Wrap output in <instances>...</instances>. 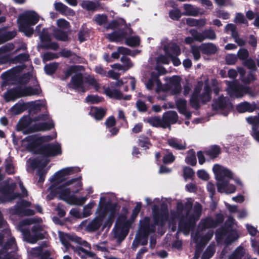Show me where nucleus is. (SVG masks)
<instances>
[{
	"label": "nucleus",
	"instance_id": "obj_1",
	"mask_svg": "<svg viewBox=\"0 0 259 259\" xmlns=\"http://www.w3.org/2000/svg\"><path fill=\"white\" fill-rule=\"evenodd\" d=\"M79 171L78 167H68L63 168L56 172L52 178H51L50 181L54 182L56 181L58 182L56 184L55 182L51 187V193L54 195H58L59 198L61 200L64 201L71 200L70 195L71 190L70 188L67 187L68 186L73 185L72 187L75 188L74 190H72L73 194H76L80 190L82 186L81 182V177L73 178L67 180L63 184H60L63 181V177L73 174L76 171Z\"/></svg>",
	"mask_w": 259,
	"mask_h": 259
},
{
	"label": "nucleus",
	"instance_id": "obj_2",
	"mask_svg": "<svg viewBox=\"0 0 259 259\" xmlns=\"http://www.w3.org/2000/svg\"><path fill=\"white\" fill-rule=\"evenodd\" d=\"M153 220L155 226H163L168 219L169 214L167 205L162 203L160 209L154 204L152 207Z\"/></svg>",
	"mask_w": 259,
	"mask_h": 259
},
{
	"label": "nucleus",
	"instance_id": "obj_3",
	"mask_svg": "<svg viewBox=\"0 0 259 259\" xmlns=\"http://www.w3.org/2000/svg\"><path fill=\"white\" fill-rule=\"evenodd\" d=\"M215 178L218 181L217 186L219 192H221L222 189L227 193V168L219 164H215L212 168Z\"/></svg>",
	"mask_w": 259,
	"mask_h": 259
},
{
	"label": "nucleus",
	"instance_id": "obj_4",
	"mask_svg": "<svg viewBox=\"0 0 259 259\" xmlns=\"http://www.w3.org/2000/svg\"><path fill=\"white\" fill-rule=\"evenodd\" d=\"M42 230V227L39 225H34L32 227V234L29 229H23L22 232L24 239L29 243L34 244L38 240L44 239L45 236L41 232Z\"/></svg>",
	"mask_w": 259,
	"mask_h": 259
},
{
	"label": "nucleus",
	"instance_id": "obj_5",
	"mask_svg": "<svg viewBox=\"0 0 259 259\" xmlns=\"http://www.w3.org/2000/svg\"><path fill=\"white\" fill-rule=\"evenodd\" d=\"M61 145L58 143H46L43 144L39 149L38 153L45 157H55L62 154Z\"/></svg>",
	"mask_w": 259,
	"mask_h": 259
},
{
	"label": "nucleus",
	"instance_id": "obj_6",
	"mask_svg": "<svg viewBox=\"0 0 259 259\" xmlns=\"http://www.w3.org/2000/svg\"><path fill=\"white\" fill-rule=\"evenodd\" d=\"M224 220V217L222 213H217L215 219L211 217H208L202 219L198 227L201 231H203L206 229L215 228L222 224Z\"/></svg>",
	"mask_w": 259,
	"mask_h": 259
},
{
	"label": "nucleus",
	"instance_id": "obj_7",
	"mask_svg": "<svg viewBox=\"0 0 259 259\" xmlns=\"http://www.w3.org/2000/svg\"><path fill=\"white\" fill-rule=\"evenodd\" d=\"M196 222L197 219H195V215H182L179 221L178 229L184 233L188 234L190 231L195 229Z\"/></svg>",
	"mask_w": 259,
	"mask_h": 259
},
{
	"label": "nucleus",
	"instance_id": "obj_8",
	"mask_svg": "<svg viewBox=\"0 0 259 259\" xmlns=\"http://www.w3.org/2000/svg\"><path fill=\"white\" fill-rule=\"evenodd\" d=\"M23 141L28 143L26 147L27 150L34 154H39L38 151L43 145V140L41 138L36 135H29L26 137Z\"/></svg>",
	"mask_w": 259,
	"mask_h": 259
},
{
	"label": "nucleus",
	"instance_id": "obj_9",
	"mask_svg": "<svg viewBox=\"0 0 259 259\" xmlns=\"http://www.w3.org/2000/svg\"><path fill=\"white\" fill-rule=\"evenodd\" d=\"M190 33L194 40L199 42L205 39L214 40L217 37L214 31L211 29H205L202 32H199L196 29H191Z\"/></svg>",
	"mask_w": 259,
	"mask_h": 259
},
{
	"label": "nucleus",
	"instance_id": "obj_10",
	"mask_svg": "<svg viewBox=\"0 0 259 259\" xmlns=\"http://www.w3.org/2000/svg\"><path fill=\"white\" fill-rule=\"evenodd\" d=\"M55 124L52 120L48 122H38L30 126L24 132V134L26 135L35 132L49 131L53 128Z\"/></svg>",
	"mask_w": 259,
	"mask_h": 259
},
{
	"label": "nucleus",
	"instance_id": "obj_11",
	"mask_svg": "<svg viewBox=\"0 0 259 259\" xmlns=\"http://www.w3.org/2000/svg\"><path fill=\"white\" fill-rule=\"evenodd\" d=\"M39 21V17L34 11H28L20 15L18 19V23L23 25H35Z\"/></svg>",
	"mask_w": 259,
	"mask_h": 259
},
{
	"label": "nucleus",
	"instance_id": "obj_12",
	"mask_svg": "<svg viewBox=\"0 0 259 259\" xmlns=\"http://www.w3.org/2000/svg\"><path fill=\"white\" fill-rule=\"evenodd\" d=\"M238 238L237 224L232 218L228 217V244L237 240Z\"/></svg>",
	"mask_w": 259,
	"mask_h": 259
},
{
	"label": "nucleus",
	"instance_id": "obj_13",
	"mask_svg": "<svg viewBox=\"0 0 259 259\" xmlns=\"http://www.w3.org/2000/svg\"><path fill=\"white\" fill-rule=\"evenodd\" d=\"M150 218L145 217L143 220L140 221V227L137 234H150L155 231V226L154 224H150Z\"/></svg>",
	"mask_w": 259,
	"mask_h": 259
},
{
	"label": "nucleus",
	"instance_id": "obj_14",
	"mask_svg": "<svg viewBox=\"0 0 259 259\" xmlns=\"http://www.w3.org/2000/svg\"><path fill=\"white\" fill-rule=\"evenodd\" d=\"M202 85L203 83L201 81L198 82L195 87L190 99V104L195 110H198L200 108V105L199 103V96L202 90Z\"/></svg>",
	"mask_w": 259,
	"mask_h": 259
},
{
	"label": "nucleus",
	"instance_id": "obj_15",
	"mask_svg": "<svg viewBox=\"0 0 259 259\" xmlns=\"http://www.w3.org/2000/svg\"><path fill=\"white\" fill-rule=\"evenodd\" d=\"M104 219L105 212L98 211V216L88 224L87 230L90 232L97 231L102 225Z\"/></svg>",
	"mask_w": 259,
	"mask_h": 259
},
{
	"label": "nucleus",
	"instance_id": "obj_16",
	"mask_svg": "<svg viewBox=\"0 0 259 259\" xmlns=\"http://www.w3.org/2000/svg\"><path fill=\"white\" fill-rule=\"evenodd\" d=\"M228 86V94L231 97L240 98L246 92L245 89L239 85L236 81L230 83Z\"/></svg>",
	"mask_w": 259,
	"mask_h": 259
},
{
	"label": "nucleus",
	"instance_id": "obj_17",
	"mask_svg": "<svg viewBox=\"0 0 259 259\" xmlns=\"http://www.w3.org/2000/svg\"><path fill=\"white\" fill-rule=\"evenodd\" d=\"M69 84L74 90L80 89L83 93L86 91V89L83 85V75L81 73H77L73 75Z\"/></svg>",
	"mask_w": 259,
	"mask_h": 259
},
{
	"label": "nucleus",
	"instance_id": "obj_18",
	"mask_svg": "<svg viewBox=\"0 0 259 259\" xmlns=\"http://www.w3.org/2000/svg\"><path fill=\"white\" fill-rule=\"evenodd\" d=\"M22 97V88L20 86L10 89L5 93V99L7 101H14Z\"/></svg>",
	"mask_w": 259,
	"mask_h": 259
},
{
	"label": "nucleus",
	"instance_id": "obj_19",
	"mask_svg": "<svg viewBox=\"0 0 259 259\" xmlns=\"http://www.w3.org/2000/svg\"><path fill=\"white\" fill-rule=\"evenodd\" d=\"M31 203L25 200H21L17 202L16 204L11 208L10 212L11 214L22 215L25 208L30 207Z\"/></svg>",
	"mask_w": 259,
	"mask_h": 259
},
{
	"label": "nucleus",
	"instance_id": "obj_20",
	"mask_svg": "<svg viewBox=\"0 0 259 259\" xmlns=\"http://www.w3.org/2000/svg\"><path fill=\"white\" fill-rule=\"evenodd\" d=\"M247 122L252 125L251 135L252 137L259 142V130L256 128V126L259 125V114L257 116H251L246 118Z\"/></svg>",
	"mask_w": 259,
	"mask_h": 259
},
{
	"label": "nucleus",
	"instance_id": "obj_21",
	"mask_svg": "<svg viewBox=\"0 0 259 259\" xmlns=\"http://www.w3.org/2000/svg\"><path fill=\"white\" fill-rule=\"evenodd\" d=\"M178 119L177 113L174 111H169L163 113L162 116V121L166 127L169 126L170 124L176 123Z\"/></svg>",
	"mask_w": 259,
	"mask_h": 259
},
{
	"label": "nucleus",
	"instance_id": "obj_22",
	"mask_svg": "<svg viewBox=\"0 0 259 259\" xmlns=\"http://www.w3.org/2000/svg\"><path fill=\"white\" fill-rule=\"evenodd\" d=\"M200 47L202 54L207 56L214 55L218 51V47L212 42L202 43Z\"/></svg>",
	"mask_w": 259,
	"mask_h": 259
},
{
	"label": "nucleus",
	"instance_id": "obj_23",
	"mask_svg": "<svg viewBox=\"0 0 259 259\" xmlns=\"http://www.w3.org/2000/svg\"><path fill=\"white\" fill-rule=\"evenodd\" d=\"M16 187L15 184H6L4 186H0V193L3 196L0 197V201L4 202L8 196L13 192Z\"/></svg>",
	"mask_w": 259,
	"mask_h": 259
},
{
	"label": "nucleus",
	"instance_id": "obj_24",
	"mask_svg": "<svg viewBox=\"0 0 259 259\" xmlns=\"http://www.w3.org/2000/svg\"><path fill=\"white\" fill-rule=\"evenodd\" d=\"M181 78L179 76L174 75L169 79V84L173 87L171 92L174 95L179 94L182 91Z\"/></svg>",
	"mask_w": 259,
	"mask_h": 259
},
{
	"label": "nucleus",
	"instance_id": "obj_25",
	"mask_svg": "<svg viewBox=\"0 0 259 259\" xmlns=\"http://www.w3.org/2000/svg\"><path fill=\"white\" fill-rule=\"evenodd\" d=\"M211 99V89L208 84H205L203 92L202 94H199V103H201L202 104H205L209 102Z\"/></svg>",
	"mask_w": 259,
	"mask_h": 259
},
{
	"label": "nucleus",
	"instance_id": "obj_26",
	"mask_svg": "<svg viewBox=\"0 0 259 259\" xmlns=\"http://www.w3.org/2000/svg\"><path fill=\"white\" fill-rule=\"evenodd\" d=\"M32 119L28 116H24L20 119L17 124V131L18 132L25 131L29 127L32 122Z\"/></svg>",
	"mask_w": 259,
	"mask_h": 259
},
{
	"label": "nucleus",
	"instance_id": "obj_27",
	"mask_svg": "<svg viewBox=\"0 0 259 259\" xmlns=\"http://www.w3.org/2000/svg\"><path fill=\"white\" fill-rule=\"evenodd\" d=\"M106 110L102 107H92L89 114L96 120H101L105 117Z\"/></svg>",
	"mask_w": 259,
	"mask_h": 259
},
{
	"label": "nucleus",
	"instance_id": "obj_28",
	"mask_svg": "<svg viewBox=\"0 0 259 259\" xmlns=\"http://www.w3.org/2000/svg\"><path fill=\"white\" fill-rule=\"evenodd\" d=\"M257 108H259V105H257L255 103L250 104L248 102H243L240 103L238 104L236 107L237 111L240 113H243L245 112H252Z\"/></svg>",
	"mask_w": 259,
	"mask_h": 259
},
{
	"label": "nucleus",
	"instance_id": "obj_29",
	"mask_svg": "<svg viewBox=\"0 0 259 259\" xmlns=\"http://www.w3.org/2000/svg\"><path fill=\"white\" fill-rule=\"evenodd\" d=\"M167 143L169 146L178 150H184L187 148L185 142L182 143L181 140L175 138L168 139Z\"/></svg>",
	"mask_w": 259,
	"mask_h": 259
},
{
	"label": "nucleus",
	"instance_id": "obj_30",
	"mask_svg": "<svg viewBox=\"0 0 259 259\" xmlns=\"http://www.w3.org/2000/svg\"><path fill=\"white\" fill-rule=\"evenodd\" d=\"M164 50L165 55L168 57L170 55L172 56H179L181 54V49L180 47L175 43L171 44L170 46H165L164 47Z\"/></svg>",
	"mask_w": 259,
	"mask_h": 259
},
{
	"label": "nucleus",
	"instance_id": "obj_31",
	"mask_svg": "<svg viewBox=\"0 0 259 259\" xmlns=\"http://www.w3.org/2000/svg\"><path fill=\"white\" fill-rule=\"evenodd\" d=\"M221 153V149L218 145H212L208 149L204 151L205 154L208 156L210 160H213L217 158Z\"/></svg>",
	"mask_w": 259,
	"mask_h": 259
},
{
	"label": "nucleus",
	"instance_id": "obj_32",
	"mask_svg": "<svg viewBox=\"0 0 259 259\" xmlns=\"http://www.w3.org/2000/svg\"><path fill=\"white\" fill-rule=\"evenodd\" d=\"M27 102L19 101L11 108V112L15 115H18L28 109Z\"/></svg>",
	"mask_w": 259,
	"mask_h": 259
},
{
	"label": "nucleus",
	"instance_id": "obj_33",
	"mask_svg": "<svg viewBox=\"0 0 259 259\" xmlns=\"http://www.w3.org/2000/svg\"><path fill=\"white\" fill-rule=\"evenodd\" d=\"M143 121L154 127H166V126L163 123L162 120L159 116L148 117L144 119Z\"/></svg>",
	"mask_w": 259,
	"mask_h": 259
},
{
	"label": "nucleus",
	"instance_id": "obj_34",
	"mask_svg": "<svg viewBox=\"0 0 259 259\" xmlns=\"http://www.w3.org/2000/svg\"><path fill=\"white\" fill-rule=\"evenodd\" d=\"M125 24V20L123 18H119L111 21L105 28L106 29H118L120 27H122L123 25Z\"/></svg>",
	"mask_w": 259,
	"mask_h": 259
},
{
	"label": "nucleus",
	"instance_id": "obj_35",
	"mask_svg": "<svg viewBox=\"0 0 259 259\" xmlns=\"http://www.w3.org/2000/svg\"><path fill=\"white\" fill-rule=\"evenodd\" d=\"M227 106V102L225 100L223 96H221L217 99H214L211 104L213 110H218L224 109Z\"/></svg>",
	"mask_w": 259,
	"mask_h": 259
},
{
	"label": "nucleus",
	"instance_id": "obj_36",
	"mask_svg": "<svg viewBox=\"0 0 259 259\" xmlns=\"http://www.w3.org/2000/svg\"><path fill=\"white\" fill-rule=\"evenodd\" d=\"M103 209L99 210L98 212H105V217L106 215V211H110V215L115 216L116 213V209L117 206V203H112L111 201H108L105 203V205H103Z\"/></svg>",
	"mask_w": 259,
	"mask_h": 259
},
{
	"label": "nucleus",
	"instance_id": "obj_37",
	"mask_svg": "<svg viewBox=\"0 0 259 259\" xmlns=\"http://www.w3.org/2000/svg\"><path fill=\"white\" fill-rule=\"evenodd\" d=\"M105 94L110 98H114L117 100H121L123 98L122 93L118 90L111 89L107 88L105 89Z\"/></svg>",
	"mask_w": 259,
	"mask_h": 259
},
{
	"label": "nucleus",
	"instance_id": "obj_38",
	"mask_svg": "<svg viewBox=\"0 0 259 259\" xmlns=\"http://www.w3.org/2000/svg\"><path fill=\"white\" fill-rule=\"evenodd\" d=\"M227 235V221H226L224 225L221 228L218 229L215 232V240L218 243H221L224 236Z\"/></svg>",
	"mask_w": 259,
	"mask_h": 259
},
{
	"label": "nucleus",
	"instance_id": "obj_39",
	"mask_svg": "<svg viewBox=\"0 0 259 259\" xmlns=\"http://www.w3.org/2000/svg\"><path fill=\"white\" fill-rule=\"evenodd\" d=\"M185 162L187 164L191 166H195L197 163L196 153L193 149H191L187 152V156L185 158Z\"/></svg>",
	"mask_w": 259,
	"mask_h": 259
},
{
	"label": "nucleus",
	"instance_id": "obj_40",
	"mask_svg": "<svg viewBox=\"0 0 259 259\" xmlns=\"http://www.w3.org/2000/svg\"><path fill=\"white\" fill-rule=\"evenodd\" d=\"M228 32L230 31L231 32V35L234 38L235 42H236L239 45H243L244 44V41L240 38L238 36V33L236 31V27L233 24L228 25Z\"/></svg>",
	"mask_w": 259,
	"mask_h": 259
},
{
	"label": "nucleus",
	"instance_id": "obj_41",
	"mask_svg": "<svg viewBox=\"0 0 259 259\" xmlns=\"http://www.w3.org/2000/svg\"><path fill=\"white\" fill-rule=\"evenodd\" d=\"M184 9L185 12L183 14L185 16H196L199 14V10L197 8L194 7L191 4H184Z\"/></svg>",
	"mask_w": 259,
	"mask_h": 259
},
{
	"label": "nucleus",
	"instance_id": "obj_42",
	"mask_svg": "<svg viewBox=\"0 0 259 259\" xmlns=\"http://www.w3.org/2000/svg\"><path fill=\"white\" fill-rule=\"evenodd\" d=\"M80 5L83 9L88 11H95L99 7L98 3L89 1H83Z\"/></svg>",
	"mask_w": 259,
	"mask_h": 259
},
{
	"label": "nucleus",
	"instance_id": "obj_43",
	"mask_svg": "<svg viewBox=\"0 0 259 259\" xmlns=\"http://www.w3.org/2000/svg\"><path fill=\"white\" fill-rule=\"evenodd\" d=\"M215 252L214 244H210L203 253L201 259H210L214 255Z\"/></svg>",
	"mask_w": 259,
	"mask_h": 259
},
{
	"label": "nucleus",
	"instance_id": "obj_44",
	"mask_svg": "<svg viewBox=\"0 0 259 259\" xmlns=\"http://www.w3.org/2000/svg\"><path fill=\"white\" fill-rule=\"evenodd\" d=\"M138 145L144 148L145 150H147L149 148L150 146H152V144L148 137L142 135L140 136L138 140Z\"/></svg>",
	"mask_w": 259,
	"mask_h": 259
},
{
	"label": "nucleus",
	"instance_id": "obj_45",
	"mask_svg": "<svg viewBox=\"0 0 259 259\" xmlns=\"http://www.w3.org/2000/svg\"><path fill=\"white\" fill-rule=\"evenodd\" d=\"M125 44L131 47H136L139 46L140 39L138 36H132L125 38Z\"/></svg>",
	"mask_w": 259,
	"mask_h": 259
},
{
	"label": "nucleus",
	"instance_id": "obj_46",
	"mask_svg": "<svg viewBox=\"0 0 259 259\" xmlns=\"http://www.w3.org/2000/svg\"><path fill=\"white\" fill-rule=\"evenodd\" d=\"M23 97L37 95L39 94V90L33 88L31 86L25 87L22 88Z\"/></svg>",
	"mask_w": 259,
	"mask_h": 259
},
{
	"label": "nucleus",
	"instance_id": "obj_47",
	"mask_svg": "<svg viewBox=\"0 0 259 259\" xmlns=\"http://www.w3.org/2000/svg\"><path fill=\"white\" fill-rule=\"evenodd\" d=\"M53 35L55 38L61 41H67L68 39V36L67 33L61 30L60 29H56L54 31Z\"/></svg>",
	"mask_w": 259,
	"mask_h": 259
},
{
	"label": "nucleus",
	"instance_id": "obj_48",
	"mask_svg": "<svg viewBox=\"0 0 259 259\" xmlns=\"http://www.w3.org/2000/svg\"><path fill=\"white\" fill-rule=\"evenodd\" d=\"M93 20L96 22L97 25L103 26L107 24L108 17L105 14H99L95 15Z\"/></svg>",
	"mask_w": 259,
	"mask_h": 259
},
{
	"label": "nucleus",
	"instance_id": "obj_49",
	"mask_svg": "<svg viewBox=\"0 0 259 259\" xmlns=\"http://www.w3.org/2000/svg\"><path fill=\"white\" fill-rule=\"evenodd\" d=\"M58 67V63L53 62L49 64H46L44 67L45 73L49 75H52L55 73Z\"/></svg>",
	"mask_w": 259,
	"mask_h": 259
},
{
	"label": "nucleus",
	"instance_id": "obj_50",
	"mask_svg": "<svg viewBox=\"0 0 259 259\" xmlns=\"http://www.w3.org/2000/svg\"><path fill=\"white\" fill-rule=\"evenodd\" d=\"M54 5L55 10L62 14H64L67 11H68L70 13H74L72 10L61 2L55 3Z\"/></svg>",
	"mask_w": 259,
	"mask_h": 259
},
{
	"label": "nucleus",
	"instance_id": "obj_51",
	"mask_svg": "<svg viewBox=\"0 0 259 259\" xmlns=\"http://www.w3.org/2000/svg\"><path fill=\"white\" fill-rule=\"evenodd\" d=\"M122 34H119L117 30H115L112 32L108 34L107 38L111 42H117L123 40V39L121 37H122Z\"/></svg>",
	"mask_w": 259,
	"mask_h": 259
},
{
	"label": "nucleus",
	"instance_id": "obj_52",
	"mask_svg": "<svg viewBox=\"0 0 259 259\" xmlns=\"http://www.w3.org/2000/svg\"><path fill=\"white\" fill-rule=\"evenodd\" d=\"M237 69L238 72L240 74V77L243 82L245 83H249L255 79L254 76L252 73H249L247 77H245L244 76L245 73L244 69L242 68H238Z\"/></svg>",
	"mask_w": 259,
	"mask_h": 259
},
{
	"label": "nucleus",
	"instance_id": "obj_53",
	"mask_svg": "<svg viewBox=\"0 0 259 259\" xmlns=\"http://www.w3.org/2000/svg\"><path fill=\"white\" fill-rule=\"evenodd\" d=\"M213 235V231L209 230L204 235L201 237L200 241L198 242L199 245L204 246L212 238Z\"/></svg>",
	"mask_w": 259,
	"mask_h": 259
},
{
	"label": "nucleus",
	"instance_id": "obj_54",
	"mask_svg": "<svg viewBox=\"0 0 259 259\" xmlns=\"http://www.w3.org/2000/svg\"><path fill=\"white\" fill-rule=\"evenodd\" d=\"M177 109L180 113H184L187 109V101L184 99H179L176 102Z\"/></svg>",
	"mask_w": 259,
	"mask_h": 259
},
{
	"label": "nucleus",
	"instance_id": "obj_55",
	"mask_svg": "<svg viewBox=\"0 0 259 259\" xmlns=\"http://www.w3.org/2000/svg\"><path fill=\"white\" fill-rule=\"evenodd\" d=\"M122 26H123V28L120 27L117 30V31H118L119 34H122L123 35L122 37H121L123 39L126 37V36L128 35V33L132 34L133 31L131 27H128L127 25V24L126 23L125 24L123 25Z\"/></svg>",
	"mask_w": 259,
	"mask_h": 259
},
{
	"label": "nucleus",
	"instance_id": "obj_56",
	"mask_svg": "<svg viewBox=\"0 0 259 259\" xmlns=\"http://www.w3.org/2000/svg\"><path fill=\"white\" fill-rule=\"evenodd\" d=\"M28 109L29 112L37 113L40 111L42 105L40 103H35L33 102H27Z\"/></svg>",
	"mask_w": 259,
	"mask_h": 259
},
{
	"label": "nucleus",
	"instance_id": "obj_57",
	"mask_svg": "<svg viewBox=\"0 0 259 259\" xmlns=\"http://www.w3.org/2000/svg\"><path fill=\"white\" fill-rule=\"evenodd\" d=\"M186 23L190 26H202L205 24L203 20H196L193 18H187Z\"/></svg>",
	"mask_w": 259,
	"mask_h": 259
},
{
	"label": "nucleus",
	"instance_id": "obj_58",
	"mask_svg": "<svg viewBox=\"0 0 259 259\" xmlns=\"http://www.w3.org/2000/svg\"><path fill=\"white\" fill-rule=\"evenodd\" d=\"M19 24L20 28L25 33L26 36L30 37L33 34L34 30L30 27V25L26 24L24 25L21 23H19Z\"/></svg>",
	"mask_w": 259,
	"mask_h": 259
},
{
	"label": "nucleus",
	"instance_id": "obj_59",
	"mask_svg": "<svg viewBox=\"0 0 259 259\" xmlns=\"http://www.w3.org/2000/svg\"><path fill=\"white\" fill-rule=\"evenodd\" d=\"M245 254L244 248L242 247H238L233 253L231 258L230 259H241Z\"/></svg>",
	"mask_w": 259,
	"mask_h": 259
},
{
	"label": "nucleus",
	"instance_id": "obj_60",
	"mask_svg": "<svg viewBox=\"0 0 259 259\" xmlns=\"http://www.w3.org/2000/svg\"><path fill=\"white\" fill-rule=\"evenodd\" d=\"M88 198L87 197H76L75 196H71V202L75 205L81 206L87 201Z\"/></svg>",
	"mask_w": 259,
	"mask_h": 259
},
{
	"label": "nucleus",
	"instance_id": "obj_61",
	"mask_svg": "<svg viewBox=\"0 0 259 259\" xmlns=\"http://www.w3.org/2000/svg\"><path fill=\"white\" fill-rule=\"evenodd\" d=\"M81 66L79 65H72L70 66L64 72L66 78L69 77L73 73H76L80 71L79 68Z\"/></svg>",
	"mask_w": 259,
	"mask_h": 259
},
{
	"label": "nucleus",
	"instance_id": "obj_62",
	"mask_svg": "<svg viewBox=\"0 0 259 259\" xmlns=\"http://www.w3.org/2000/svg\"><path fill=\"white\" fill-rule=\"evenodd\" d=\"M181 16L182 13L179 9H173L169 12V17L173 20L178 21Z\"/></svg>",
	"mask_w": 259,
	"mask_h": 259
},
{
	"label": "nucleus",
	"instance_id": "obj_63",
	"mask_svg": "<svg viewBox=\"0 0 259 259\" xmlns=\"http://www.w3.org/2000/svg\"><path fill=\"white\" fill-rule=\"evenodd\" d=\"M142 206V203L141 202H138L137 203L136 205L134 207L131 216L130 220L133 222L135 221V220L137 217L138 214L139 213Z\"/></svg>",
	"mask_w": 259,
	"mask_h": 259
},
{
	"label": "nucleus",
	"instance_id": "obj_64",
	"mask_svg": "<svg viewBox=\"0 0 259 259\" xmlns=\"http://www.w3.org/2000/svg\"><path fill=\"white\" fill-rule=\"evenodd\" d=\"M175 159L176 157L172 153L168 152L163 157L162 162L164 164H170L174 162Z\"/></svg>",
	"mask_w": 259,
	"mask_h": 259
}]
</instances>
